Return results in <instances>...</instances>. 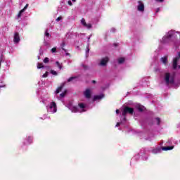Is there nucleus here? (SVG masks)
<instances>
[{"label": "nucleus", "mask_w": 180, "mask_h": 180, "mask_svg": "<svg viewBox=\"0 0 180 180\" xmlns=\"http://www.w3.org/2000/svg\"><path fill=\"white\" fill-rule=\"evenodd\" d=\"M176 33L174 30L169 31L160 40L161 44H169L172 42L176 47Z\"/></svg>", "instance_id": "1"}, {"label": "nucleus", "mask_w": 180, "mask_h": 180, "mask_svg": "<svg viewBox=\"0 0 180 180\" xmlns=\"http://www.w3.org/2000/svg\"><path fill=\"white\" fill-rule=\"evenodd\" d=\"M134 112V110L131 108L129 107H125L122 111V116L123 118L121 120L120 122H117V124L115 125V127H119V126H122V124H124L126 123V115L127 113H129L130 115H133V112Z\"/></svg>", "instance_id": "2"}, {"label": "nucleus", "mask_w": 180, "mask_h": 180, "mask_svg": "<svg viewBox=\"0 0 180 180\" xmlns=\"http://www.w3.org/2000/svg\"><path fill=\"white\" fill-rule=\"evenodd\" d=\"M70 110L73 113H82V112H86V105H85L83 103H79V108H77L76 106H74L72 105H70L68 106Z\"/></svg>", "instance_id": "3"}, {"label": "nucleus", "mask_w": 180, "mask_h": 180, "mask_svg": "<svg viewBox=\"0 0 180 180\" xmlns=\"http://www.w3.org/2000/svg\"><path fill=\"white\" fill-rule=\"evenodd\" d=\"M174 81H175V76L174 75L165 73L163 78V82H165L166 85H172V84H174Z\"/></svg>", "instance_id": "4"}, {"label": "nucleus", "mask_w": 180, "mask_h": 180, "mask_svg": "<svg viewBox=\"0 0 180 180\" xmlns=\"http://www.w3.org/2000/svg\"><path fill=\"white\" fill-rule=\"evenodd\" d=\"M169 150H174V146H165V147H162V148H160V147H157V148H153L152 150H151V153L153 154H160V153H161V151H168Z\"/></svg>", "instance_id": "5"}, {"label": "nucleus", "mask_w": 180, "mask_h": 180, "mask_svg": "<svg viewBox=\"0 0 180 180\" xmlns=\"http://www.w3.org/2000/svg\"><path fill=\"white\" fill-rule=\"evenodd\" d=\"M46 110L49 113H56L57 112V103L54 101H51L48 105H46Z\"/></svg>", "instance_id": "6"}, {"label": "nucleus", "mask_w": 180, "mask_h": 180, "mask_svg": "<svg viewBox=\"0 0 180 180\" xmlns=\"http://www.w3.org/2000/svg\"><path fill=\"white\" fill-rule=\"evenodd\" d=\"M84 98L86 99H91V96H92V89L87 88L84 91Z\"/></svg>", "instance_id": "7"}, {"label": "nucleus", "mask_w": 180, "mask_h": 180, "mask_svg": "<svg viewBox=\"0 0 180 180\" xmlns=\"http://www.w3.org/2000/svg\"><path fill=\"white\" fill-rule=\"evenodd\" d=\"M136 8L139 12H144V3L142 1H139Z\"/></svg>", "instance_id": "8"}, {"label": "nucleus", "mask_w": 180, "mask_h": 180, "mask_svg": "<svg viewBox=\"0 0 180 180\" xmlns=\"http://www.w3.org/2000/svg\"><path fill=\"white\" fill-rule=\"evenodd\" d=\"M81 24L82 26H84V27H86V29H91V27H92V25L91 23H86L85 19L84 18L81 20Z\"/></svg>", "instance_id": "9"}, {"label": "nucleus", "mask_w": 180, "mask_h": 180, "mask_svg": "<svg viewBox=\"0 0 180 180\" xmlns=\"http://www.w3.org/2000/svg\"><path fill=\"white\" fill-rule=\"evenodd\" d=\"M20 41V37L19 36V33L15 32L14 33V37H13V42L15 44H18Z\"/></svg>", "instance_id": "10"}, {"label": "nucleus", "mask_w": 180, "mask_h": 180, "mask_svg": "<svg viewBox=\"0 0 180 180\" xmlns=\"http://www.w3.org/2000/svg\"><path fill=\"white\" fill-rule=\"evenodd\" d=\"M108 61H109V58L108 57L103 58L101 60L99 65L104 67V65H106V64H108Z\"/></svg>", "instance_id": "11"}, {"label": "nucleus", "mask_w": 180, "mask_h": 180, "mask_svg": "<svg viewBox=\"0 0 180 180\" xmlns=\"http://www.w3.org/2000/svg\"><path fill=\"white\" fill-rule=\"evenodd\" d=\"M160 63L164 64V65H167L168 64V56H163L160 58Z\"/></svg>", "instance_id": "12"}, {"label": "nucleus", "mask_w": 180, "mask_h": 180, "mask_svg": "<svg viewBox=\"0 0 180 180\" xmlns=\"http://www.w3.org/2000/svg\"><path fill=\"white\" fill-rule=\"evenodd\" d=\"M32 142H33V138L32 136H28L25 140V141L24 142V144L25 146H27V144H32Z\"/></svg>", "instance_id": "13"}, {"label": "nucleus", "mask_w": 180, "mask_h": 180, "mask_svg": "<svg viewBox=\"0 0 180 180\" xmlns=\"http://www.w3.org/2000/svg\"><path fill=\"white\" fill-rule=\"evenodd\" d=\"M27 8H29V4H26L25 6L24 7V8H22L19 12V13L18 14V19H19V18H20V16H22V13H23V12H25V11H26Z\"/></svg>", "instance_id": "14"}, {"label": "nucleus", "mask_w": 180, "mask_h": 180, "mask_svg": "<svg viewBox=\"0 0 180 180\" xmlns=\"http://www.w3.org/2000/svg\"><path fill=\"white\" fill-rule=\"evenodd\" d=\"M72 37H74V33L69 32L66 34L65 40H70V39H72Z\"/></svg>", "instance_id": "15"}, {"label": "nucleus", "mask_w": 180, "mask_h": 180, "mask_svg": "<svg viewBox=\"0 0 180 180\" xmlns=\"http://www.w3.org/2000/svg\"><path fill=\"white\" fill-rule=\"evenodd\" d=\"M104 96H105L103 94H100V95L95 96L94 97L93 101H101V99H103V98H104Z\"/></svg>", "instance_id": "16"}, {"label": "nucleus", "mask_w": 180, "mask_h": 180, "mask_svg": "<svg viewBox=\"0 0 180 180\" xmlns=\"http://www.w3.org/2000/svg\"><path fill=\"white\" fill-rule=\"evenodd\" d=\"M136 108L138 109V110H139V112H143V110H144V109H146V108H144V106H143L140 104H138L136 105Z\"/></svg>", "instance_id": "17"}, {"label": "nucleus", "mask_w": 180, "mask_h": 180, "mask_svg": "<svg viewBox=\"0 0 180 180\" xmlns=\"http://www.w3.org/2000/svg\"><path fill=\"white\" fill-rule=\"evenodd\" d=\"M60 47H61L62 50H63V51H65V53H67V50L65 49H64V47H65V41H63L60 44Z\"/></svg>", "instance_id": "18"}, {"label": "nucleus", "mask_w": 180, "mask_h": 180, "mask_svg": "<svg viewBox=\"0 0 180 180\" xmlns=\"http://www.w3.org/2000/svg\"><path fill=\"white\" fill-rule=\"evenodd\" d=\"M65 94H67V91H65L64 93L60 94V96L58 97V99H59V101H61V99H63V98L65 96Z\"/></svg>", "instance_id": "19"}, {"label": "nucleus", "mask_w": 180, "mask_h": 180, "mask_svg": "<svg viewBox=\"0 0 180 180\" xmlns=\"http://www.w3.org/2000/svg\"><path fill=\"white\" fill-rule=\"evenodd\" d=\"M63 86H64L63 85L59 86L56 91H55V94H60V92H61L62 89H63Z\"/></svg>", "instance_id": "20"}, {"label": "nucleus", "mask_w": 180, "mask_h": 180, "mask_svg": "<svg viewBox=\"0 0 180 180\" xmlns=\"http://www.w3.org/2000/svg\"><path fill=\"white\" fill-rule=\"evenodd\" d=\"M118 63H119V64H123V63H124V58H120L118 59Z\"/></svg>", "instance_id": "21"}, {"label": "nucleus", "mask_w": 180, "mask_h": 180, "mask_svg": "<svg viewBox=\"0 0 180 180\" xmlns=\"http://www.w3.org/2000/svg\"><path fill=\"white\" fill-rule=\"evenodd\" d=\"M56 64L57 67H58L59 70H62L63 65H61V64H60V62L56 61Z\"/></svg>", "instance_id": "22"}, {"label": "nucleus", "mask_w": 180, "mask_h": 180, "mask_svg": "<svg viewBox=\"0 0 180 180\" xmlns=\"http://www.w3.org/2000/svg\"><path fill=\"white\" fill-rule=\"evenodd\" d=\"M155 123H156L157 124H160L161 123V120L158 117L155 118Z\"/></svg>", "instance_id": "23"}, {"label": "nucleus", "mask_w": 180, "mask_h": 180, "mask_svg": "<svg viewBox=\"0 0 180 180\" xmlns=\"http://www.w3.org/2000/svg\"><path fill=\"white\" fill-rule=\"evenodd\" d=\"M44 68V66L43 65V63H39L37 64V68H38L39 70H40V68Z\"/></svg>", "instance_id": "24"}, {"label": "nucleus", "mask_w": 180, "mask_h": 180, "mask_svg": "<svg viewBox=\"0 0 180 180\" xmlns=\"http://www.w3.org/2000/svg\"><path fill=\"white\" fill-rule=\"evenodd\" d=\"M45 37H50V33H49V30H46V31H45Z\"/></svg>", "instance_id": "25"}, {"label": "nucleus", "mask_w": 180, "mask_h": 180, "mask_svg": "<svg viewBox=\"0 0 180 180\" xmlns=\"http://www.w3.org/2000/svg\"><path fill=\"white\" fill-rule=\"evenodd\" d=\"M74 79H77V77H70L68 79V82H71L72 81H74Z\"/></svg>", "instance_id": "26"}, {"label": "nucleus", "mask_w": 180, "mask_h": 180, "mask_svg": "<svg viewBox=\"0 0 180 180\" xmlns=\"http://www.w3.org/2000/svg\"><path fill=\"white\" fill-rule=\"evenodd\" d=\"M51 74H52V75H58L57 72L55 70H51Z\"/></svg>", "instance_id": "27"}, {"label": "nucleus", "mask_w": 180, "mask_h": 180, "mask_svg": "<svg viewBox=\"0 0 180 180\" xmlns=\"http://www.w3.org/2000/svg\"><path fill=\"white\" fill-rule=\"evenodd\" d=\"M49 61H50V60L49 59V58H45L44 59V63L45 64H47V63H49Z\"/></svg>", "instance_id": "28"}, {"label": "nucleus", "mask_w": 180, "mask_h": 180, "mask_svg": "<svg viewBox=\"0 0 180 180\" xmlns=\"http://www.w3.org/2000/svg\"><path fill=\"white\" fill-rule=\"evenodd\" d=\"M48 75H49V72H46V73L42 75V78H47Z\"/></svg>", "instance_id": "29"}, {"label": "nucleus", "mask_w": 180, "mask_h": 180, "mask_svg": "<svg viewBox=\"0 0 180 180\" xmlns=\"http://www.w3.org/2000/svg\"><path fill=\"white\" fill-rule=\"evenodd\" d=\"M51 53H57V48L54 47L51 49Z\"/></svg>", "instance_id": "30"}, {"label": "nucleus", "mask_w": 180, "mask_h": 180, "mask_svg": "<svg viewBox=\"0 0 180 180\" xmlns=\"http://www.w3.org/2000/svg\"><path fill=\"white\" fill-rule=\"evenodd\" d=\"M86 54L89 53V44L87 45L86 46Z\"/></svg>", "instance_id": "31"}, {"label": "nucleus", "mask_w": 180, "mask_h": 180, "mask_svg": "<svg viewBox=\"0 0 180 180\" xmlns=\"http://www.w3.org/2000/svg\"><path fill=\"white\" fill-rule=\"evenodd\" d=\"M68 5H70V6H72V1H71V0H69L68 1Z\"/></svg>", "instance_id": "32"}, {"label": "nucleus", "mask_w": 180, "mask_h": 180, "mask_svg": "<svg viewBox=\"0 0 180 180\" xmlns=\"http://www.w3.org/2000/svg\"><path fill=\"white\" fill-rule=\"evenodd\" d=\"M61 19H63V17H58V18L56 19V22H60V20H61Z\"/></svg>", "instance_id": "33"}, {"label": "nucleus", "mask_w": 180, "mask_h": 180, "mask_svg": "<svg viewBox=\"0 0 180 180\" xmlns=\"http://www.w3.org/2000/svg\"><path fill=\"white\" fill-rule=\"evenodd\" d=\"M4 86H5V84H0V88H4Z\"/></svg>", "instance_id": "34"}, {"label": "nucleus", "mask_w": 180, "mask_h": 180, "mask_svg": "<svg viewBox=\"0 0 180 180\" xmlns=\"http://www.w3.org/2000/svg\"><path fill=\"white\" fill-rule=\"evenodd\" d=\"M157 2H164V0H156Z\"/></svg>", "instance_id": "35"}, {"label": "nucleus", "mask_w": 180, "mask_h": 180, "mask_svg": "<svg viewBox=\"0 0 180 180\" xmlns=\"http://www.w3.org/2000/svg\"><path fill=\"white\" fill-rule=\"evenodd\" d=\"M120 110H116V113H117V115H119V113H120Z\"/></svg>", "instance_id": "36"}, {"label": "nucleus", "mask_w": 180, "mask_h": 180, "mask_svg": "<svg viewBox=\"0 0 180 180\" xmlns=\"http://www.w3.org/2000/svg\"><path fill=\"white\" fill-rule=\"evenodd\" d=\"M112 32H115V28H112V30H111Z\"/></svg>", "instance_id": "37"}, {"label": "nucleus", "mask_w": 180, "mask_h": 180, "mask_svg": "<svg viewBox=\"0 0 180 180\" xmlns=\"http://www.w3.org/2000/svg\"><path fill=\"white\" fill-rule=\"evenodd\" d=\"M65 53H66V56H70V53H68L67 52H65Z\"/></svg>", "instance_id": "38"}, {"label": "nucleus", "mask_w": 180, "mask_h": 180, "mask_svg": "<svg viewBox=\"0 0 180 180\" xmlns=\"http://www.w3.org/2000/svg\"><path fill=\"white\" fill-rule=\"evenodd\" d=\"M42 102H43V103H45V105H46V101L44 100Z\"/></svg>", "instance_id": "39"}, {"label": "nucleus", "mask_w": 180, "mask_h": 180, "mask_svg": "<svg viewBox=\"0 0 180 180\" xmlns=\"http://www.w3.org/2000/svg\"><path fill=\"white\" fill-rule=\"evenodd\" d=\"M72 2H76V1H77V0H72Z\"/></svg>", "instance_id": "40"}, {"label": "nucleus", "mask_w": 180, "mask_h": 180, "mask_svg": "<svg viewBox=\"0 0 180 180\" xmlns=\"http://www.w3.org/2000/svg\"><path fill=\"white\" fill-rule=\"evenodd\" d=\"M93 84H95V81L94 80L93 81Z\"/></svg>", "instance_id": "41"}, {"label": "nucleus", "mask_w": 180, "mask_h": 180, "mask_svg": "<svg viewBox=\"0 0 180 180\" xmlns=\"http://www.w3.org/2000/svg\"><path fill=\"white\" fill-rule=\"evenodd\" d=\"M84 68H85V70H86V67H85V66H84Z\"/></svg>", "instance_id": "42"}]
</instances>
